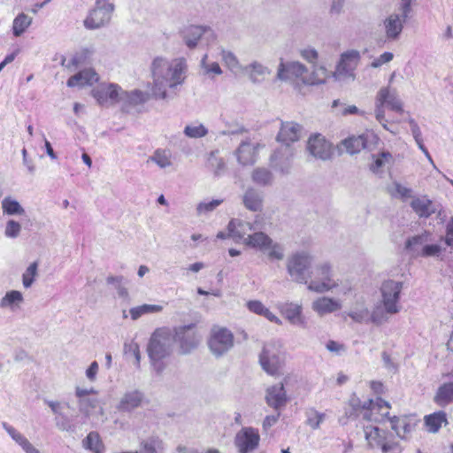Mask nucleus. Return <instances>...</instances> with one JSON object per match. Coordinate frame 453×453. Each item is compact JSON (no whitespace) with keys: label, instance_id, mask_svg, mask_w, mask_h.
<instances>
[{"label":"nucleus","instance_id":"nucleus-1","mask_svg":"<svg viewBox=\"0 0 453 453\" xmlns=\"http://www.w3.org/2000/svg\"><path fill=\"white\" fill-rule=\"evenodd\" d=\"M153 79L152 96L156 98H166L167 88L181 84L187 71L186 60L182 58L168 59L157 57L150 66Z\"/></svg>","mask_w":453,"mask_h":453},{"label":"nucleus","instance_id":"nucleus-2","mask_svg":"<svg viewBox=\"0 0 453 453\" xmlns=\"http://www.w3.org/2000/svg\"><path fill=\"white\" fill-rule=\"evenodd\" d=\"M327 70L323 66H314L309 73L308 68L298 61L283 62L281 59L276 78L281 81H296V88L299 90L301 86H316L326 83Z\"/></svg>","mask_w":453,"mask_h":453},{"label":"nucleus","instance_id":"nucleus-3","mask_svg":"<svg viewBox=\"0 0 453 453\" xmlns=\"http://www.w3.org/2000/svg\"><path fill=\"white\" fill-rule=\"evenodd\" d=\"M403 282L387 280L381 283L380 300L372 311V324L381 326L388 322L389 318L400 312V303Z\"/></svg>","mask_w":453,"mask_h":453},{"label":"nucleus","instance_id":"nucleus-4","mask_svg":"<svg viewBox=\"0 0 453 453\" xmlns=\"http://www.w3.org/2000/svg\"><path fill=\"white\" fill-rule=\"evenodd\" d=\"M174 343V336L170 327H158L152 333L147 350L157 373L163 372L165 366L161 361L172 354Z\"/></svg>","mask_w":453,"mask_h":453},{"label":"nucleus","instance_id":"nucleus-5","mask_svg":"<svg viewBox=\"0 0 453 453\" xmlns=\"http://www.w3.org/2000/svg\"><path fill=\"white\" fill-rule=\"evenodd\" d=\"M313 262L314 257L310 251L297 250L288 257L286 269L294 282L306 285Z\"/></svg>","mask_w":453,"mask_h":453},{"label":"nucleus","instance_id":"nucleus-6","mask_svg":"<svg viewBox=\"0 0 453 453\" xmlns=\"http://www.w3.org/2000/svg\"><path fill=\"white\" fill-rule=\"evenodd\" d=\"M307 288L315 293L329 292L338 286L333 279V267L329 262H322L310 272Z\"/></svg>","mask_w":453,"mask_h":453},{"label":"nucleus","instance_id":"nucleus-7","mask_svg":"<svg viewBox=\"0 0 453 453\" xmlns=\"http://www.w3.org/2000/svg\"><path fill=\"white\" fill-rule=\"evenodd\" d=\"M172 331L180 354L188 355L196 348L198 326L196 323L177 326Z\"/></svg>","mask_w":453,"mask_h":453},{"label":"nucleus","instance_id":"nucleus-8","mask_svg":"<svg viewBox=\"0 0 453 453\" xmlns=\"http://www.w3.org/2000/svg\"><path fill=\"white\" fill-rule=\"evenodd\" d=\"M246 245L257 249L264 254H266L272 260H282L284 258V249L274 242L267 234L263 232H256L249 234L246 238Z\"/></svg>","mask_w":453,"mask_h":453},{"label":"nucleus","instance_id":"nucleus-9","mask_svg":"<svg viewBox=\"0 0 453 453\" xmlns=\"http://www.w3.org/2000/svg\"><path fill=\"white\" fill-rule=\"evenodd\" d=\"M281 354L279 342H271L265 344L259 356V363L263 370L270 375L278 374L283 364Z\"/></svg>","mask_w":453,"mask_h":453},{"label":"nucleus","instance_id":"nucleus-10","mask_svg":"<svg viewBox=\"0 0 453 453\" xmlns=\"http://www.w3.org/2000/svg\"><path fill=\"white\" fill-rule=\"evenodd\" d=\"M234 337L229 329L221 326L211 328L208 345L215 357H222L234 347Z\"/></svg>","mask_w":453,"mask_h":453},{"label":"nucleus","instance_id":"nucleus-11","mask_svg":"<svg viewBox=\"0 0 453 453\" xmlns=\"http://www.w3.org/2000/svg\"><path fill=\"white\" fill-rule=\"evenodd\" d=\"M359 59L360 53L356 50L342 53L334 73V78L340 81H353L355 79L354 70L357 66Z\"/></svg>","mask_w":453,"mask_h":453},{"label":"nucleus","instance_id":"nucleus-12","mask_svg":"<svg viewBox=\"0 0 453 453\" xmlns=\"http://www.w3.org/2000/svg\"><path fill=\"white\" fill-rule=\"evenodd\" d=\"M295 148L291 145H280L270 157V165L280 174L287 175L291 172Z\"/></svg>","mask_w":453,"mask_h":453},{"label":"nucleus","instance_id":"nucleus-13","mask_svg":"<svg viewBox=\"0 0 453 453\" xmlns=\"http://www.w3.org/2000/svg\"><path fill=\"white\" fill-rule=\"evenodd\" d=\"M92 96L102 106H110L121 102L122 88L114 83H102L91 91Z\"/></svg>","mask_w":453,"mask_h":453},{"label":"nucleus","instance_id":"nucleus-14","mask_svg":"<svg viewBox=\"0 0 453 453\" xmlns=\"http://www.w3.org/2000/svg\"><path fill=\"white\" fill-rule=\"evenodd\" d=\"M113 10L112 4H102L101 0H96V7L89 12L84 26L88 29H96L108 24Z\"/></svg>","mask_w":453,"mask_h":453},{"label":"nucleus","instance_id":"nucleus-15","mask_svg":"<svg viewBox=\"0 0 453 453\" xmlns=\"http://www.w3.org/2000/svg\"><path fill=\"white\" fill-rule=\"evenodd\" d=\"M260 436L253 427H243L235 435L234 444L240 453H249L258 447Z\"/></svg>","mask_w":453,"mask_h":453},{"label":"nucleus","instance_id":"nucleus-16","mask_svg":"<svg viewBox=\"0 0 453 453\" xmlns=\"http://www.w3.org/2000/svg\"><path fill=\"white\" fill-rule=\"evenodd\" d=\"M407 18L408 16H403L399 12V13L393 12L383 19L382 27L388 41L394 42L398 40Z\"/></svg>","mask_w":453,"mask_h":453},{"label":"nucleus","instance_id":"nucleus-17","mask_svg":"<svg viewBox=\"0 0 453 453\" xmlns=\"http://www.w3.org/2000/svg\"><path fill=\"white\" fill-rule=\"evenodd\" d=\"M307 149L314 157L324 161L332 157L331 144L319 134L310 137Z\"/></svg>","mask_w":453,"mask_h":453},{"label":"nucleus","instance_id":"nucleus-18","mask_svg":"<svg viewBox=\"0 0 453 453\" xmlns=\"http://www.w3.org/2000/svg\"><path fill=\"white\" fill-rule=\"evenodd\" d=\"M44 403L50 408L52 413L55 415V425L60 431L72 430V424L70 418L65 414V407L69 408V403H61L59 401L44 400Z\"/></svg>","mask_w":453,"mask_h":453},{"label":"nucleus","instance_id":"nucleus-19","mask_svg":"<svg viewBox=\"0 0 453 453\" xmlns=\"http://www.w3.org/2000/svg\"><path fill=\"white\" fill-rule=\"evenodd\" d=\"M377 102H380V105H386L390 110L396 112H403V103L400 100L397 91L390 87H382L377 93Z\"/></svg>","mask_w":453,"mask_h":453},{"label":"nucleus","instance_id":"nucleus-20","mask_svg":"<svg viewBox=\"0 0 453 453\" xmlns=\"http://www.w3.org/2000/svg\"><path fill=\"white\" fill-rule=\"evenodd\" d=\"M144 400V395L138 389L127 391L120 397L116 408L122 412H130L139 408Z\"/></svg>","mask_w":453,"mask_h":453},{"label":"nucleus","instance_id":"nucleus-21","mask_svg":"<svg viewBox=\"0 0 453 453\" xmlns=\"http://www.w3.org/2000/svg\"><path fill=\"white\" fill-rule=\"evenodd\" d=\"M342 307V303L339 299L328 296L319 297L311 303L312 311L319 317L337 311L341 310Z\"/></svg>","mask_w":453,"mask_h":453},{"label":"nucleus","instance_id":"nucleus-22","mask_svg":"<svg viewBox=\"0 0 453 453\" xmlns=\"http://www.w3.org/2000/svg\"><path fill=\"white\" fill-rule=\"evenodd\" d=\"M262 147L260 143L242 142L236 150L237 160L243 165H252L257 161V150Z\"/></svg>","mask_w":453,"mask_h":453},{"label":"nucleus","instance_id":"nucleus-23","mask_svg":"<svg viewBox=\"0 0 453 453\" xmlns=\"http://www.w3.org/2000/svg\"><path fill=\"white\" fill-rule=\"evenodd\" d=\"M265 402L274 410H279L286 405L287 394L283 383L271 386L266 389Z\"/></svg>","mask_w":453,"mask_h":453},{"label":"nucleus","instance_id":"nucleus-24","mask_svg":"<svg viewBox=\"0 0 453 453\" xmlns=\"http://www.w3.org/2000/svg\"><path fill=\"white\" fill-rule=\"evenodd\" d=\"M302 127L295 122H284L277 135V141L281 142V145H290L299 140Z\"/></svg>","mask_w":453,"mask_h":453},{"label":"nucleus","instance_id":"nucleus-25","mask_svg":"<svg viewBox=\"0 0 453 453\" xmlns=\"http://www.w3.org/2000/svg\"><path fill=\"white\" fill-rule=\"evenodd\" d=\"M99 81V75L92 68L84 69L73 76L70 77L67 81V86L70 88L85 86H92Z\"/></svg>","mask_w":453,"mask_h":453},{"label":"nucleus","instance_id":"nucleus-26","mask_svg":"<svg viewBox=\"0 0 453 453\" xmlns=\"http://www.w3.org/2000/svg\"><path fill=\"white\" fill-rule=\"evenodd\" d=\"M389 403L381 398H377L375 401L370 399L365 402L363 405L365 409L363 418L369 421L380 422V411L383 408L389 409Z\"/></svg>","mask_w":453,"mask_h":453},{"label":"nucleus","instance_id":"nucleus-27","mask_svg":"<svg viewBox=\"0 0 453 453\" xmlns=\"http://www.w3.org/2000/svg\"><path fill=\"white\" fill-rule=\"evenodd\" d=\"M281 313L285 319L294 326L305 327L306 320L303 315V307L298 303H286L281 308Z\"/></svg>","mask_w":453,"mask_h":453},{"label":"nucleus","instance_id":"nucleus-28","mask_svg":"<svg viewBox=\"0 0 453 453\" xmlns=\"http://www.w3.org/2000/svg\"><path fill=\"white\" fill-rule=\"evenodd\" d=\"M371 138H374L372 134H362L360 135L350 136L343 140L342 144L349 154L354 155L365 149Z\"/></svg>","mask_w":453,"mask_h":453},{"label":"nucleus","instance_id":"nucleus-29","mask_svg":"<svg viewBox=\"0 0 453 453\" xmlns=\"http://www.w3.org/2000/svg\"><path fill=\"white\" fill-rule=\"evenodd\" d=\"M346 315L356 323H372V311H369L364 300L356 301Z\"/></svg>","mask_w":453,"mask_h":453},{"label":"nucleus","instance_id":"nucleus-30","mask_svg":"<svg viewBox=\"0 0 453 453\" xmlns=\"http://www.w3.org/2000/svg\"><path fill=\"white\" fill-rule=\"evenodd\" d=\"M248 74L252 83H260L266 76L271 74V70L258 61H253L250 65L244 66L243 72Z\"/></svg>","mask_w":453,"mask_h":453},{"label":"nucleus","instance_id":"nucleus-31","mask_svg":"<svg viewBox=\"0 0 453 453\" xmlns=\"http://www.w3.org/2000/svg\"><path fill=\"white\" fill-rule=\"evenodd\" d=\"M24 303L23 294L19 290H9L0 299V308L10 311H17Z\"/></svg>","mask_w":453,"mask_h":453},{"label":"nucleus","instance_id":"nucleus-32","mask_svg":"<svg viewBox=\"0 0 453 453\" xmlns=\"http://www.w3.org/2000/svg\"><path fill=\"white\" fill-rule=\"evenodd\" d=\"M229 235L234 240H242L246 244V238L252 234V226L250 223L232 219L228 224Z\"/></svg>","mask_w":453,"mask_h":453},{"label":"nucleus","instance_id":"nucleus-33","mask_svg":"<svg viewBox=\"0 0 453 453\" xmlns=\"http://www.w3.org/2000/svg\"><path fill=\"white\" fill-rule=\"evenodd\" d=\"M372 162L369 169L374 174H381L386 167L394 164L393 155L389 151H381L377 155H372Z\"/></svg>","mask_w":453,"mask_h":453},{"label":"nucleus","instance_id":"nucleus-34","mask_svg":"<svg viewBox=\"0 0 453 453\" xmlns=\"http://www.w3.org/2000/svg\"><path fill=\"white\" fill-rule=\"evenodd\" d=\"M3 427L12 439L19 444L26 453H40V451L21 433L7 423H3Z\"/></svg>","mask_w":453,"mask_h":453},{"label":"nucleus","instance_id":"nucleus-35","mask_svg":"<svg viewBox=\"0 0 453 453\" xmlns=\"http://www.w3.org/2000/svg\"><path fill=\"white\" fill-rule=\"evenodd\" d=\"M434 402L440 407L453 403V381L444 382L438 387Z\"/></svg>","mask_w":453,"mask_h":453},{"label":"nucleus","instance_id":"nucleus-36","mask_svg":"<svg viewBox=\"0 0 453 453\" xmlns=\"http://www.w3.org/2000/svg\"><path fill=\"white\" fill-rule=\"evenodd\" d=\"M242 202L245 208L249 211H261L263 208V195L254 188H248L242 196Z\"/></svg>","mask_w":453,"mask_h":453},{"label":"nucleus","instance_id":"nucleus-37","mask_svg":"<svg viewBox=\"0 0 453 453\" xmlns=\"http://www.w3.org/2000/svg\"><path fill=\"white\" fill-rule=\"evenodd\" d=\"M137 451L138 453H164L165 443L160 438L150 436L141 441L140 450Z\"/></svg>","mask_w":453,"mask_h":453},{"label":"nucleus","instance_id":"nucleus-38","mask_svg":"<svg viewBox=\"0 0 453 453\" xmlns=\"http://www.w3.org/2000/svg\"><path fill=\"white\" fill-rule=\"evenodd\" d=\"M163 310V305L143 303L142 305L132 307L129 310V315L132 320H137L144 315L159 313Z\"/></svg>","mask_w":453,"mask_h":453},{"label":"nucleus","instance_id":"nucleus-39","mask_svg":"<svg viewBox=\"0 0 453 453\" xmlns=\"http://www.w3.org/2000/svg\"><path fill=\"white\" fill-rule=\"evenodd\" d=\"M221 59L224 65L228 68V70L232 73L236 75L243 72L244 66L241 65L239 59L237 58L234 52L226 50H222Z\"/></svg>","mask_w":453,"mask_h":453},{"label":"nucleus","instance_id":"nucleus-40","mask_svg":"<svg viewBox=\"0 0 453 453\" xmlns=\"http://www.w3.org/2000/svg\"><path fill=\"white\" fill-rule=\"evenodd\" d=\"M411 205L419 217L427 218L434 212L432 202L426 197L413 199Z\"/></svg>","mask_w":453,"mask_h":453},{"label":"nucleus","instance_id":"nucleus-41","mask_svg":"<svg viewBox=\"0 0 453 453\" xmlns=\"http://www.w3.org/2000/svg\"><path fill=\"white\" fill-rule=\"evenodd\" d=\"M389 419L391 423V428L395 432L397 436L401 439H406L407 434L411 432L413 426L408 423L405 418H398L394 416Z\"/></svg>","mask_w":453,"mask_h":453},{"label":"nucleus","instance_id":"nucleus-42","mask_svg":"<svg viewBox=\"0 0 453 453\" xmlns=\"http://www.w3.org/2000/svg\"><path fill=\"white\" fill-rule=\"evenodd\" d=\"M425 423L431 433H437L442 424H447L446 413L442 411L434 412L425 418Z\"/></svg>","mask_w":453,"mask_h":453},{"label":"nucleus","instance_id":"nucleus-43","mask_svg":"<svg viewBox=\"0 0 453 453\" xmlns=\"http://www.w3.org/2000/svg\"><path fill=\"white\" fill-rule=\"evenodd\" d=\"M218 150L211 151L206 161V167L216 176L223 174L226 171V164L221 157H218Z\"/></svg>","mask_w":453,"mask_h":453},{"label":"nucleus","instance_id":"nucleus-44","mask_svg":"<svg viewBox=\"0 0 453 453\" xmlns=\"http://www.w3.org/2000/svg\"><path fill=\"white\" fill-rule=\"evenodd\" d=\"M252 180L259 186H269L273 181L272 172L265 167H257L251 174Z\"/></svg>","mask_w":453,"mask_h":453},{"label":"nucleus","instance_id":"nucleus-45","mask_svg":"<svg viewBox=\"0 0 453 453\" xmlns=\"http://www.w3.org/2000/svg\"><path fill=\"white\" fill-rule=\"evenodd\" d=\"M1 207L4 214L10 216L25 214V209L17 200L11 196H6L2 200Z\"/></svg>","mask_w":453,"mask_h":453},{"label":"nucleus","instance_id":"nucleus-46","mask_svg":"<svg viewBox=\"0 0 453 453\" xmlns=\"http://www.w3.org/2000/svg\"><path fill=\"white\" fill-rule=\"evenodd\" d=\"M365 436L371 447H380L385 440L382 431L377 426H367L364 429Z\"/></svg>","mask_w":453,"mask_h":453},{"label":"nucleus","instance_id":"nucleus-47","mask_svg":"<svg viewBox=\"0 0 453 453\" xmlns=\"http://www.w3.org/2000/svg\"><path fill=\"white\" fill-rule=\"evenodd\" d=\"M427 236L426 234L415 235L409 238L405 242V250L411 253L412 257H419L420 248L426 245Z\"/></svg>","mask_w":453,"mask_h":453},{"label":"nucleus","instance_id":"nucleus-48","mask_svg":"<svg viewBox=\"0 0 453 453\" xmlns=\"http://www.w3.org/2000/svg\"><path fill=\"white\" fill-rule=\"evenodd\" d=\"M83 446L94 453H103L104 450V446L96 432H90L87 435L83 441Z\"/></svg>","mask_w":453,"mask_h":453},{"label":"nucleus","instance_id":"nucleus-49","mask_svg":"<svg viewBox=\"0 0 453 453\" xmlns=\"http://www.w3.org/2000/svg\"><path fill=\"white\" fill-rule=\"evenodd\" d=\"M150 161L157 164L160 168H166L172 165V153L167 150H157L151 157Z\"/></svg>","mask_w":453,"mask_h":453},{"label":"nucleus","instance_id":"nucleus-50","mask_svg":"<svg viewBox=\"0 0 453 453\" xmlns=\"http://www.w3.org/2000/svg\"><path fill=\"white\" fill-rule=\"evenodd\" d=\"M181 34L187 47L189 49H195L198 42V27L195 25L185 27Z\"/></svg>","mask_w":453,"mask_h":453},{"label":"nucleus","instance_id":"nucleus-51","mask_svg":"<svg viewBox=\"0 0 453 453\" xmlns=\"http://www.w3.org/2000/svg\"><path fill=\"white\" fill-rule=\"evenodd\" d=\"M38 266L39 263L35 261L31 263L22 273V285L25 288H31L34 282L36 280L38 276Z\"/></svg>","mask_w":453,"mask_h":453},{"label":"nucleus","instance_id":"nucleus-52","mask_svg":"<svg viewBox=\"0 0 453 453\" xmlns=\"http://www.w3.org/2000/svg\"><path fill=\"white\" fill-rule=\"evenodd\" d=\"M149 94L141 90H133L127 92L123 90V96H121V102H125L130 104H138L144 103L149 100Z\"/></svg>","mask_w":453,"mask_h":453},{"label":"nucleus","instance_id":"nucleus-53","mask_svg":"<svg viewBox=\"0 0 453 453\" xmlns=\"http://www.w3.org/2000/svg\"><path fill=\"white\" fill-rule=\"evenodd\" d=\"M32 18L20 13L13 20L12 31L15 36H20L27 28L31 25Z\"/></svg>","mask_w":453,"mask_h":453},{"label":"nucleus","instance_id":"nucleus-54","mask_svg":"<svg viewBox=\"0 0 453 453\" xmlns=\"http://www.w3.org/2000/svg\"><path fill=\"white\" fill-rule=\"evenodd\" d=\"M306 415V425L312 429H318L320 424L325 420L326 414L318 411L314 408L308 409L305 412Z\"/></svg>","mask_w":453,"mask_h":453},{"label":"nucleus","instance_id":"nucleus-55","mask_svg":"<svg viewBox=\"0 0 453 453\" xmlns=\"http://www.w3.org/2000/svg\"><path fill=\"white\" fill-rule=\"evenodd\" d=\"M389 192L392 196L400 197L403 199H407L412 196V190L401 185L398 182H394L393 186L389 189Z\"/></svg>","mask_w":453,"mask_h":453},{"label":"nucleus","instance_id":"nucleus-56","mask_svg":"<svg viewBox=\"0 0 453 453\" xmlns=\"http://www.w3.org/2000/svg\"><path fill=\"white\" fill-rule=\"evenodd\" d=\"M216 40L217 36L210 27L200 26V43L203 42L209 46L214 44Z\"/></svg>","mask_w":453,"mask_h":453},{"label":"nucleus","instance_id":"nucleus-57","mask_svg":"<svg viewBox=\"0 0 453 453\" xmlns=\"http://www.w3.org/2000/svg\"><path fill=\"white\" fill-rule=\"evenodd\" d=\"M441 254V247L438 244H426L420 248L419 257H438Z\"/></svg>","mask_w":453,"mask_h":453},{"label":"nucleus","instance_id":"nucleus-58","mask_svg":"<svg viewBox=\"0 0 453 453\" xmlns=\"http://www.w3.org/2000/svg\"><path fill=\"white\" fill-rule=\"evenodd\" d=\"M97 405V400L87 397L85 399L78 400V407L79 411L85 414L86 416H89L90 411L95 409Z\"/></svg>","mask_w":453,"mask_h":453},{"label":"nucleus","instance_id":"nucleus-59","mask_svg":"<svg viewBox=\"0 0 453 453\" xmlns=\"http://www.w3.org/2000/svg\"><path fill=\"white\" fill-rule=\"evenodd\" d=\"M21 231V225L13 219L8 220L4 229V234L8 238H17Z\"/></svg>","mask_w":453,"mask_h":453},{"label":"nucleus","instance_id":"nucleus-60","mask_svg":"<svg viewBox=\"0 0 453 453\" xmlns=\"http://www.w3.org/2000/svg\"><path fill=\"white\" fill-rule=\"evenodd\" d=\"M207 55H204L201 60V65L205 70L207 74H216L220 75L222 73V69L219 65L216 62L208 64L206 63Z\"/></svg>","mask_w":453,"mask_h":453},{"label":"nucleus","instance_id":"nucleus-61","mask_svg":"<svg viewBox=\"0 0 453 453\" xmlns=\"http://www.w3.org/2000/svg\"><path fill=\"white\" fill-rule=\"evenodd\" d=\"M383 453H401L402 448L397 442L386 441L385 440L380 446Z\"/></svg>","mask_w":453,"mask_h":453},{"label":"nucleus","instance_id":"nucleus-62","mask_svg":"<svg viewBox=\"0 0 453 453\" xmlns=\"http://www.w3.org/2000/svg\"><path fill=\"white\" fill-rule=\"evenodd\" d=\"M393 58H394L393 53H391V52H384L378 58L374 59L372 62L371 65L373 68H378L380 65H382L383 64L390 62L393 59Z\"/></svg>","mask_w":453,"mask_h":453},{"label":"nucleus","instance_id":"nucleus-63","mask_svg":"<svg viewBox=\"0 0 453 453\" xmlns=\"http://www.w3.org/2000/svg\"><path fill=\"white\" fill-rule=\"evenodd\" d=\"M258 315L265 317L270 322L275 323L279 326L282 325L281 319L273 314L265 305L263 307Z\"/></svg>","mask_w":453,"mask_h":453},{"label":"nucleus","instance_id":"nucleus-64","mask_svg":"<svg viewBox=\"0 0 453 453\" xmlns=\"http://www.w3.org/2000/svg\"><path fill=\"white\" fill-rule=\"evenodd\" d=\"M301 56L303 59L312 64L317 61L319 57L317 50L314 49H304L301 50Z\"/></svg>","mask_w":453,"mask_h":453}]
</instances>
